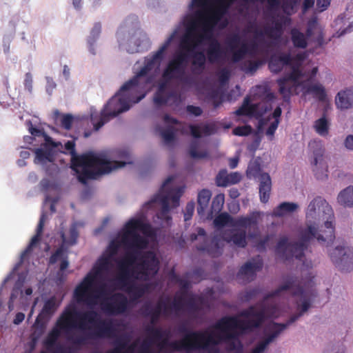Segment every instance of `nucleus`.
Returning <instances> with one entry per match:
<instances>
[{"instance_id": "39", "label": "nucleus", "mask_w": 353, "mask_h": 353, "mask_svg": "<svg viewBox=\"0 0 353 353\" xmlns=\"http://www.w3.org/2000/svg\"><path fill=\"white\" fill-rule=\"evenodd\" d=\"M210 6V0H192V6L196 8H201L202 10L201 12H204L205 17H209L215 14L216 17L221 18V14L218 10L213 12L212 14H208V8ZM198 10L197 12H199Z\"/></svg>"}, {"instance_id": "30", "label": "nucleus", "mask_w": 353, "mask_h": 353, "mask_svg": "<svg viewBox=\"0 0 353 353\" xmlns=\"http://www.w3.org/2000/svg\"><path fill=\"white\" fill-rule=\"evenodd\" d=\"M224 239L228 243H232L234 245L241 248H245L248 244L246 232L245 230H236Z\"/></svg>"}, {"instance_id": "11", "label": "nucleus", "mask_w": 353, "mask_h": 353, "mask_svg": "<svg viewBox=\"0 0 353 353\" xmlns=\"http://www.w3.org/2000/svg\"><path fill=\"white\" fill-rule=\"evenodd\" d=\"M309 148L312 155L311 163L314 166L313 172L318 179L327 178V165L323 159L325 148L321 141L313 140L309 143Z\"/></svg>"}, {"instance_id": "4", "label": "nucleus", "mask_w": 353, "mask_h": 353, "mask_svg": "<svg viewBox=\"0 0 353 353\" xmlns=\"http://www.w3.org/2000/svg\"><path fill=\"white\" fill-rule=\"evenodd\" d=\"M138 231L148 237L155 236L152 225L144 222L141 218H131L125 223L121 235V243L126 250V253L119 263L120 272L117 276L118 283L123 286L127 285V281L132 275L130 267L138 259L141 251L148 245V240L140 235Z\"/></svg>"}, {"instance_id": "8", "label": "nucleus", "mask_w": 353, "mask_h": 353, "mask_svg": "<svg viewBox=\"0 0 353 353\" xmlns=\"http://www.w3.org/2000/svg\"><path fill=\"white\" fill-rule=\"evenodd\" d=\"M98 313L93 310L80 312L74 305H69L62 312L56 321L55 326L48 333L45 344L48 347L54 346L61 332L68 333L71 330L79 328L83 330L85 322L94 323Z\"/></svg>"}, {"instance_id": "25", "label": "nucleus", "mask_w": 353, "mask_h": 353, "mask_svg": "<svg viewBox=\"0 0 353 353\" xmlns=\"http://www.w3.org/2000/svg\"><path fill=\"white\" fill-rule=\"evenodd\" d=\"M276 83L279 85V92L282 95L284 101H289L292 92L297 87V83L284 77L277 79Z\"/></svg>"}, {"instance_id": "7", "label": "nucleus", "mask_w": 353, "mask_h": 353, "mask_svg": "<svg viewBox=\"0 0 353 353\" xmlns=\"http://www.w3.org/2000/svg\"><path fill=\"white\" fill-rule=\"evenodd\" d=\"M125 164L124 161H111L103 153L88 152L73 159L71 168L76 172L78 180L86 184L88 180L95 179L102 174L123 168Z\"/></svg>"}, {"instance_id": "21", "label": "nucleus", "mask_w": 353, "mask_h": 353, "mask_svg": "<svg viewBox=\"0 0 353 353\" xmlns=\"http://www.w3.org/2000/svg\"><path fill=\"white\" fill-rule=\"evenodd\" d=\"M56 309L57 305L55 297H50L44 303L43 307L39 314L37 316L34 325L37 328L43 330L46 327V321L54 313Z\"/></svg>"}, {"instance_id": "55", "label": "nucleus", "mask_w": 353, "mask_h": 353, "mask_svg": "<svg viewBox=\"0 0 353 353\" xmlns=\"http://www.w3.org/2000/svg\"><path fill=\"white\" fill-rule=\"evenodd\" d=\"M241 44V37L239 34H234L227 39V45L230 51L237 48Z\"/></svg>"}, {"instance_id": "2", "label": "nucleus", "mask_w": 353, "mask_h": 353, "mask_svg": "<svg viewBox=\"0 0 353 353\" xmlns=\"http://www.w3.org/2000/svg\"><path fill=\"white\" fill-rule=\"evenodd\" d=\"M307 219H314L324 221L326 230L317 232L312 225L300 229L299 232V241L289 242L287 236L280 238L275 248L276 254L284 260H290L293 257L300 261L304 257V252L307 249L311 240L316 238L322 245L329 246L335 239L334 226L333 225L334 212L332 207L322 197L314 198L308 205L306 212Z\"/></svg>"}, {"instance_id": "16", "label": "nucleus", "mask_w": 353, "mask_h": 353, "mask_svg": "<svg viewBox=\"0 0 353 353\" xmlns=\"http://www.w3.org/2000/svg\"><path fill=\"white\" fill-rule=\"evenodd\" d=\"M138 274L141 275L144 281L149 279L150 276L157 274L159 270V261L155 254L152 251L145 252L141 257V261L138 264Z\"/></svg>"}, {"instance_id": "62", "label": "nucleus", "mask_w": 353, "mask_h": 353, "mask_svg": "<svg viewBox=\"0 0 353 353\" xmlns=\"http://www.w3.org/2000/svg\"><path fill=\"white\" fill-rule=\"evenodd\" d=\"M120 245H122L121 243V241H117L115 240L112 241L108 248V256L110 258L114 255H116L118 252V250L119 249Z\"/></svg>"}, {"instance_id": "28", "label": "nucleus", "mask_w": 353, "mask_h": 353, "mask_svg": "<svg viewBox=\"0 0 353 353\" xmlns=\"http://www.w3.org/2000/svg\"><path fill=\"white\" fill-rule=\"evenodd\" d=\"M167 301H168V298L166 301L159 299L154 307H151L150 305L146 304L143 306V310L154 314L167 316L169 315V304Z\"/></svg>"}, {"instance_id": "31", "label": "nucleus", "mask_w": 353, "mask_h": 353, "mask_svg": "<svg viewBox=\"0 0 353 353\" xmlns=\"http://www.w3.org/2000/svg\"><path fill=\"white\" fill-rule=\"evenodd\" d=\"M170 192L168 194H162L161 192H158L156 194L153 198L151 199L150 201L145 203V205H150L154 203H159L161 205V211L163 213H169L170 212Z\"/></svg>"}, {"instance_id": "54", "label": "nucleus", "mask_w": 353, "mask_h": 353, "mask_svg": "<svg viewBox=\"0 0 353 353\" xmlns=\"http://www.w3.org/2000/svg\"><path fill=\"white\" fill-rule=\"evenodd\" d=\"M252 128L249 125L238 126L233 129L232 133L236 136L243 137L248 136L252 133Z\"/></svg>"}, {"instance_id": "14", "label": "nucleus", "mask_w": 353, "mask_h": 353, "mask_svg": "<svg viewBox=\"0 0 353 353\" xmlns=\"http://www.w3.org/2000/svg\"><path fill=\"white\" fill-rule=\"evenodd\" d=\"M329 255L335 266L342 272L353 270V250L349 247L337 246Z\"/></svg>"}, {"instance_id": "24", "label": "nucleus", "mask_w": 353, "mask_h": 353, "mask_svg": "<svg viewBox=\"0 0 353 353\" xmlns=\"http://www.w3.org/2000/svg\"><path fill=\"white\" fill-rule=\"evenodd\" d=\"M335 103L341 110L353 107V88L339 92L336 97Z\"/></svg>"}, {"instance_id": "50", "label": "nucleus", "mask_w": 353, "mask_h": 353, "mask_svg": "<svg viewBox=\"0 0 353 353\" xmlns=\"http://www.w3.org/2000/svg\"><path fill=\"white\" fill-rule=\"evenodd\" d=\"M228 172L225 169L221 170L216 176L215 183L218 187L228 186Z\"/></svg>"}, {"instance_id": "44", "label": "nucleus", "mask_w": 353, "mask_h": 353, "mask_svg": "<svg viewBox=\"0 0 353 353\" xmlns=\"http://www.w3.org/2000/svg\"><path fill=\"white\" fill-rule=\"evenodd\" d=\"M263 64L261 60L256 61H245L241 65V70L247 74H254L256 72L259 68Z\"/></svg>"}, {"instance_id": "59", "label": "nucleus", "mask_w": 353, "mask_h": 353, "mask_svg": "<svg viewBox=\"0 0 353 353\" xmlns=\"http://www.w3.org/2000/svg\"><path fill=\"white\" fill-rule=\"evenodd\" d=\"M298 0H286L282 5L283 10L285 13L290 14L296 6Z\"/></svg>"}, {"instance_id": "17", "label": "nucleus", "mask_w": 353, "mask_h": 353, "mask_svg": "<svg viewBox=\"0 0 353 353\" xmlns=\"http://www.w3.org/2000/svg\"><path fill=\"white\" fill-rule=\"evenodd\" d=\"M166 83L159 84L157 90L154 95V103L157 106H161L166 104L169 105L179 106L182 102L181 94L176 91L166 90Z\"/></svg>"}, {"instance_id": "35", "label": "nucleus", "mask_w": 353, "mask_h": 353, "mask_svg": "<svg viewBox=\"0 0 353 353\" xmlns=\"http://www.w3.org/2000/svg\"><path fill=\"white\" fill-rule=\"evenodd\" d=\"M211 196V192L206 189H203L199 192L196 209L199 214H203L205 212L208 206Z\"/></svg>"}, {"instance_id": "43", "label": "nucleus", "mask_w": 353, "mask_h": 353, "mask_svg": "<svg viewBox=\"0 0 353 353\" xmlns=\"http://www.w3.org/2000/svg\"><path fill=\"white\" fill-rule=\"evenodd\" d=\"M233 221L234 219L232 218L229 214L226 212L219 214L214 220V224L217 228H223L227 225L233 226Z\"/></svg>"}, {"instance_id": "22", "label": "nucleus", "mask_w": 353, "mask_h": 353, "mask_svg": "<svg viewBox=\"0 0 353 353\" xmlns=\"http://www.w3.org/2000/svg\"><path fill=\"white\" fill-rule=\"evenodd\" d=\"M293 58L290 53H280L272 55L268 62L270 70L274 74L282 71L285 65H291Z\"/></svg>"}, {"instance_id": "63", "label": "nucleus", "mask_w": 353, "mask_h": 353, "mask_svg": "<svg viewBox=\"0 0 353 353\" xmlns=\"http://www.w3.org/2000/svg\"><path fill=\"white\" fill-rule=\"evenodd\" d=\"M194 211V203L193 202H189L185 206L184 212V221H187L191 219Z\"/></svg>"}, {"instance_id": "13", "label": "nucleus", "mask_w": 353, "mask_h": 353, "mask_svg": "<svg viewBox=\"0 0 353 353\" xmlns=\"http://www.w3.org/2000/svg\"><path fill=\"white\" fill-rule=\"evenodd\" d=\"M188 55L185 52L177 53L164 69L162 77L166 81L179 79L185 73Z\"/></svg>"}, {"instance_id": "9", "label": "nucleus", "mask_w": 353, "mask_h": 353, "mask_svg": "<svg viewBox=\"0 0 353 353\" xmlns=\"http://www.w3.org/2000/svg\"><path fill=\"white\" fill-rule=\"evenodd\" d=\"M111 258L108 256L101 257L93 270L88 273L74 290V298L79 303H84L92 307L97 303L98 296L94 294L96 281L103 272L110 267Z\"/></svg>"}, {"instance_id": "56", "label": "nucleus", "mask_w": 353, "mask_h": 353, "mask_svg": "<svg viewBox=\"0 0 353 353\" xmlns=\"http://www.w3.org/2000/svg\"><path fill=\"white\" fill-rule=\"evenodd\" d=\"M183 299L182 296L175 297L174 301L169 305V314L171 311L179 312L183 307Z\"/></svg>"}, {"instance_id": "45", "label": "nucleus", "mask_w": 353, "mask_h": 353, "mask_svg": "<svg viewBox=\"0 0 353 353\" xmlns=\"http://www.w3.org/2000/svg\"><path fill=\"white\" fill-rule=\"evenodd\" d=\"M314 97H316L319 101H325L326 100L327 94L325 88L322 85L315 84L311 85L309 89Z\"/></svg>"}, {"instance_id": "41", "label": "nucleus", "mask_w": 353, "mask_h": 353, "mask_svg": "<svg viewBox=\"0 0 353 353\" xmlns=\"http://www.w3.org/2000/svg\"><path fill=\"white\" fill-rule=\"evenodd\" d=\"M199 147V142L198 141H192L189 148L190 156L195 159L207 158L208 157V152L207 151H198Z\"/></svg>"}, {"instance_id": "61", "label": "nucleus", "mask_w": 353, "mask_h": 353, "mask_svg": "<svg viewBox=\"0 0 353 353\" xmlns=\"http://www.w3.org/2000/svg\"><path fill=\"white\" fill-rule=\"evenodd\" d=\"M230 76V71L227 68H223L217 73L219 81L223 85L228 82Z\"/></svg>"}, {"instance_id": "47", "label": "nucleus", "mask_w": 353, "mask_h": 353, "mask_svg": "<svg viewBox=\"0 0 353 353\" xmlns=\"http://www.w3.org/2000/svg\"><path fill=\"white\" fill-rule=\"evenodd\" d=\"M68 258V252L66 249L64 248L63 245H61L59 248L57 249V250L50 256L49 259L50 264H54L59 260H62L63 259Z\"/></svg>"}, {"instance_id": "27", "label": "nucleus", "mask_w": 353, "mask_h": 353, "mask_svg": "<svg viewBox=\"0 0 353 353\" xmlns=\"http://www.w3.org/2000/svg\"><path fill=\"white\" fill-rule=\"evenodd\" d=\"M258 213L253 212L248 216H239L234 219L233 221V227H239L243 228H248L253 227L258 229V221H259Z\"/></svg>"}, {"instance_id": "15", "label": "nucleus", "mask_w": 353, "mask_h": 353, "mask_svg": "<svg viewBox=\"0 0 353 353\" xmlns=\"http://www.w3.org/2000/svg\"><path fill=\"white\" fill-rule=\"evenodd\" d=\"M128 300L122 293H115L101 302L102 310L110 315H119L125 313L128 308Z\"/></svg>"}, {"instance_id": "64", "label": "nucleus", "mask_w": 353, "mask_h": 353, "mask_svg": "<svg viewBox=\"0 0 353 353\" xmlns=\"http://www.w3.org/2000/svg\"><path fill=\"white\" fill-rule=\"evenodd\" d=\"M45 143L42 145V147L45 148H50L51 151H53V149L56 148L60 143L54 142L52 139L47 134L44 136Z\"/></svg>"}, {"instance_id": "38", "label": "nucleus", "mask_w": 353, "mask_h": 353, "mask_svg": "<svg viewBox=\"0 0 353 353\" xmlns=\"http://www.w3.org/2000/svg\"><path fill=\"white\" fill-rule=\"evenodd\" d=\"M198 250L207 252L212 257H217L221 254L222 250L219 243L213 239L211 245H200L197 247Z\"/></svg>"}, {"instance_id": "29", "label": "nucleus", "mask_w": 353, "mask_h": 353, "mask_svg": "<svg viewBox=\"0 0 353 353\" xmlns=\"http://www.w3.org/2000/svg\"><path fill=\"white\" fill-rule=\"evenodd\" d=\"M145 332L150 336L148 340H144V341H147L148 344H150V347H151L152 344H156L158 341H159L165 335H168V330H163L161 327H154L153 326H148L145 328ZM150 350L151 347H150Z\"/></svg>"}, {"instance_id": "60", "label": "nucleus", "mask_w": 353, "mask_h": 353, "mask_svg": "<svg viewBox=\"0 0 353 353\" xmlns=\"http://www.w3.org/2000/svg\"><path fill=\"white\" fill-rule=\"evenodd\" d=\"M301 77V72L297 67H293L290 73L283 77L285 79L291 80L294 83H297L299 78Z\"/></svg>"}, {"instance_id": "52", "label": "nucleus", "mask_w": 353, "mask_h": 353, "mask_svg": "<svg viewBox=\"0 0 353 353\" xmlns=\"http://www.w3.org/2000/svg\"><path fill=\"white\" fill-rule=\"evenodd\" d=\"M101 30V26L99 23H96L90 32L91 37L90 39L89 40V43L90 44V51L94 54L95 52L94 51V49L92 48L93 43L95 41L96 39L99 36Z\"/></svg>"}, {"instance_id": "49", "label": "nucleus", "mask_w": 353, "mask_h": 353, "mask_svg": "<svg viewBox=\"0 0 353 353\" xmlns=\"http://www.w3.org/2000/svg\"><path fill=\"white\" fill-rule=\"evenodd\" d=\"M206 58L203 52H199L194 54L192 65L199 70H203L205 67Z\"/></svg>"}, {"instance_id": "33", "label": "nucleus", "mask_w": 353, "mask_h": 353, "mask_svg": "<svg viewBox=\"0 0 353 353\" xmlns=\"http://www.w3.org/2000/svg\"><path fill=\"white\" fill-rule=\"evenodd\" d=\"M298 208L299 205L295 203L283 202L274 209L272 214L276 217H281L296 211Z\"/></svg>"}, {"instance_id": "26", "label": "nucleus", "mask_w": 353, "mask_h": 353, "mask_svg": "<svg viewBox=\"0 0 353 353\" xmlns=\"http://www.w3.org/2000/svg\"><path fill=\"white\" fill-rule=\"evenodd\" d=\"M172 180L173 178L171 176L167 178L162 184L159 192H161L162 194H168V192H170V201H172L173 207L176 208L179 205V199L182 193L180 189H172L168 186V184L170 183Z\"/></svg>"}, {"instance_id": "57", "label": "nucleus", "mask_w": 353, "mask_h": 353, "mask_svg": "<svg viewBox=\"0 0 353 353\" xmlns=\"http://www.w3.org/2000/svg\"><path fill=\"white\" fill-rule=\"evenodd\" d=\"M64 148L71 155V164L73 163V159L80 157L77 154L75 143L73 141H68L64 145Z\"/></svg>"}, {"instance_id": "46", "label": "nucleus", "mask_w": 353, "mask_h": 353, "mask_svg": "<svg viewBox=\"0 0 353 353\" xmlns=\"http://www.w3.org/2000/svg\"><path fill=\"white\" fill-rule=\"evenodd\" d=\"M261 293V290L259 288H254L241 293L239 299L243 302H248L257 297Z\"/></svg>"}, {"instance_id": "23", "label": "nucleus", "mask_w": 353, "mask_h": 353, "mask_svg": "<svg viewBox=\"0 0 353 353\" xmlns=\"http://www.w3.org/2000/svg\"><path fill=\"white\" fill-rule=\"evenodd\" d=\"M122 289H124L130 296L131 301H137L142 298L145 293L150 292L152 285L150 283L143 284H130L129 279L127 281V285L123 286L120 284Z\"/></svg>"}, {"instance_id": "48", "label": "nucleus", "mask_w": 353, "mask_h": 353, "mask_svg": "<svg viewBox=\"0 0 353 353\" xmlns=\"http://www.w3.org/2000/svg\"><path fill=\"white\" fill-rule=\"evenodd\" d=\"M225 202V196L223 194H219L216 195L212 202L211 205V212L216 213L219 212L223 207Z\"/></svg>"}, {"instance_id": "42", "label": "nucleus", "mask_w": 353, "mask_h": 353, "mask_svg": "<svg viewBox=\"0 0 353 353\" xmlns=\"http://www.w3.org/2000/svg\"><path fill=\"white\" fill-rule=\"evenodd\" d=\"M314 128L316 132L321 136H326L328 134L329 123L325 116L317 119L314 122Z\"/></svg>"}, {"instance_id": "36", "label": "nucleus", "mask_w": 353, "mask_h": 353, "mask_svg": "<svg viewBox=\"0 0 353 353\" xmlns=\"http://www.w3.org/2000/svg\"><path fill=\"white\" fill-rule=\"evenodd\" d=\"M338 202L344 207H353V186H349L338 195Z\"/></svg>"}, {"instance_id": "5", "label": "nucleus", "mask_w": 353, "mask_h": 353, "mask_svg": "<svg viewBox=\"0 0 353 353\" xmlns=\"http://www.w3.org/2000/svg\"><path fill=\"white\" fill-rule=\"evenodd\" d=\"M314 278V276L310 275L307 281H305L303 285L297 283L294 278H290L277 289L265 294L264 301L279 296L283 291L292 290L293 296H299L301 299V303L297 302V306L300 312L299 314L292 316L286 323H273L272 327V332L267 336L263 341L259 342L252 350L251 353H262L282 331L289 325L296 321L304 312L307 311L310 307L312 299L316 294Z\"/></svg>"}, {"instance_id": "53", "label": "nucleus", "mask_w": 353, "mask_h": 353, "mask_svg": "<svg viewBox=\"0 0 353 353\" xmlns=\"http://www.w3.org/2000/svg\"><path fill=\"white\" fill-rule=\"evenodd\" d=\"M41 236L39 234H35L32 239L27 246V248L25 249V250L21 253V260H23L30 252H32L34 247L36 246V245L39 243V241L41 239Z\"/></svg>"}, {"instance_id": "18", "label": "nucleus", "mask_w": 353, "mask_h": 353, "mask_svg": "<svg viewBox=\"0 0 353 353\" xmlns=\"http://www.w3.org/2000/svg\"><path fill=\"white\" fill-rule=\"evenodd\" d=\"M271 108V105L265 103H250V98L247 96L244 98L241 106L234 113L237 116L254 117L258 119Z\"/></svg>"}, {"instance_id": "37", "label": "nucleus", "mask_w": 353, "mask_h": 353, "mask_svg": "<svg viewBox=\"0 0 353 353\" xmlns=\"http://www.w3.org/2000/svg\"><path fill=\"white\" fill-rule=\"evenodd\" d=\"M265 35L274 39H280L283 33V23L276 21L272 27L265 28Z\"/></svg>"}, {"instance_id": "34", "label": "nucleus", "mask_w": 353, "mask_h": 353, "mask_svg": "<svg viewBox=\"0 0 353 353\" xmlns=\"http://www.w3.org/2000/svg\"><path fill=\"white\" fill-rule=\"evenodd\" d=\"M291 41L296 48L304 49L307 46V41L305 35L296 28H292L290 31Z\"/></svg>"}, {"instance_id": "51", "label": "nucleus", "mask_w": 353, "mask_h": 353, "mask_svg": "<svg viewBox=\"0 0 353 353\" xmlns=\"http://www.w3.org/2000/svg\"><path fill=\"white\" fill-rule=\"evenodd\" d=\"M161 135L166 145L172 143L175 139V132L172 127H168L161 131Z\"/></svg>"}, {"instance_id": "32", "label": "nucleus", "mask_w": 353, "mask_h": 353, "mask_svg": "<svg viewBox=\"0 0 353 353\" xmlns=\"http://www.w3.org/2000/svg\"><path fill=\"white\" fill-rule=\"evenodd\" d=\"M53 161V151H51L50 148L41 147L35 150V163L44 164L46 162H52Z\"/></svg>"}, {"instance_id": "1", "label": "nucleus", "mask_w": 353, "mask_h": 353, "mask_svg": "<svg viewBox=\"0 0 353 353\" xmlns=\"http://www.w3.org/2000/svg\"><path fill=\"white\" fill-rule=\"evenodd\" d=\"M173 38L171 35L150 57L145 58L144 65L135 76L125 82L120 90L104 106L99 117L91 114L90 119L94 130H99L105 123L119 114L128 110L132 103L143 99L154 83V77L150 72L159 65Z\"/></svg>"}, {"instance_id": "12", "label": "nucleus", "mask_w": 353, "mask_h": 353, "mask_svg": "<svg viewBox=\"0 0 353 353\" xmlns=\"http://www.w3.org/2000/svg\"><path fill=\"white\" fill-rule=\"evenodd\" d=\"M247 174L250 177L259 176L260 200L262 203H267L270 199L272 189V180L270 174L267 172H261L260 165L256 163L248 165Z\"/></svg>"}, {"instance_id": "19", "label": "nucleus", "mask_w": 353, "mask_h": 353, "mask_svg": "<svg viewBox=\"0 0 353 353\" xmlns=\"http://www.w3.org/2000/svg\"><path fill=\"white\" fill-rule=\"evenodd\" d=\"M170 332L168 331V335H165L162 339L158 341L155 345L158 347L159 352H165L170 347L174 352L184 351L188 353L189 348L192 347V344H190L191 338V332H189L181 340L170 342Z\"/></svg>"}, {"instance_id": "40", "label": "nucleus", "mask_w": 353, "mask_h": 353, "mask_svg": "<svg viewBox=\"0 0 353 353\" xmlns=\"http://www.w3.org/2000/svg\"><path fill=\"white\" fill-rule=\"evenodd\" d=\"M130 342V338L127 335H123L118 337L115 341V347L107 352V353H126L124 352Z\"/></svg>"}, {"instance_id": "58", "label": "nucleus", "mask_w": 353, "mask_h": 353, "mask_svg": "<svg viewBox=\"0 0 353 353\" xmlns=\"http://www.w3.org/2000/svg\"><path fill=\"white\" fill-rule=\"evenodd\" d=\"M232 52V58L231 60L233 63H238L243 60L245 55L247 54L243 49L236 48L231 51Z\"/></svg>"}, {"instance_id": "6", "label": "nucleus", "mask_w": 353, "mask_h": 353, "mask_svg": "<svg viewBox=\"0 0 353 353\" xmlns=\"http://www.w3.org/2000/svg\"><path fill=\"white\" fill-rule=\"evenodd\" d=\"M219 20V17H216L215 14L205 18L203 12H195L194 19L181 40V48L190 51L203 40L207 39L210 41L206 51L208 61L214 63L222 60L223 50L221 45L217 39L212 37V28Z\"/></svg>"}, {"instance_id": "10", "label": "nucleus", "mask_w": 353, "mask_h": 353, "mask_svg": "<svg viewBox=\"0 0 353 353\" xmlns=\"http://www.w3.org/2000/svg\"><path fill=\"white\" fill-rule=\"evenodd\" d=\"M88 322H85V325ZM89 324L96 325L94 330L85 333L83 336L77 337H68V339L74 345H85L87 343L88 339H110L115 336L116 328L114 325L113 321L103 320L100 318L99 314L96 316V321L94 323H89ZM87 327L83 329L85 330Z\"/></svg>"}, {"instance_id": "3", "label": "nucleus", "mask_w": 353, "mask_h": 353, "mask_svg": "<svg viewBox=\"0 0 353 353\" xmlns=\"http://www.w3.org/2000/svg\"><path fill=\"white\" fill-rule=\"evenodd\" d=\"M257 310L256 305H250L247 309L240 312L239 316L243 318L253 319L248 320L239 319L235 316H226L220 319L214 325V329L219 330L221 334H215L207 331L191 332L188 353L194 351L204 350L208 353H219V350L216 345L221 341H226L236 338V335L230 332L232 329H239L243 332L252 331L259 328L266 319V310L265 306Z\"/></svg>"}, {"instance_id": "20", "label": "nucleus", "mask_w": 353, "mask_h": 353, "mask_svg": "<svg viewBox=\"0 0 353 353\" xmlns=\"http://www.w3.org/2000/svg\"><path fill=\"white\" fill-rule=\"evenodd\" d=\"M263 259L258 255L241 267L237 274V277L243 279L247 282H250L255 278L256 272L260 271L263 268Z\"/></svg>"}]
</instances>
